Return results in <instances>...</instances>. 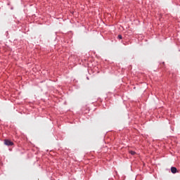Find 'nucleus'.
I'll use <instances>...</instances> for the list:
<instances>
[{
	"instance_id": "20e7f679",
	"label": "nucleus",
	"mask_w": 180,
	"mask_h": 180,
	"mask_svg": "<svg viewBox=\"0 0 180 180\" xmlns=\"http://www.w3.org/2000/svg\"><path fill=\"white\" fill-rule=\"evenodd\" d=\"M117 38L120 39V40H122V39L123 37H122V35L119 34V35L117 36Z\"/></svg>"
},
{
	"instance_id": "7ed1b4c3",
	"label": "nucleus",
	"mask_w": 180,
	"mask_h": 180,
	"mask_svg": "<svg viewBox=\"0 0 180 180\" xmlns=\"http://www.w3.org/2000/svg\"><path fill=\"white\" fill-rule=\"evenodd\" d=\"M129 153H131V155H136V152H134L133 150H129Z\"/></svg>"
},
{
	"instance_id": "f257e3e1",
	"label": "nucleus",
	"mask_w": 180,
	"mask_h": 180,
	"mask_svg": "<svg viewBox=\"0 0 180 180\" xmlns=\"http://www.w3.org/2000/svg\"><path fill=\"white\" fill-rule=\"evenodd\" d=\"M4 144L5 146H8L9 147L13 146V142H12L11 140L5 139Z\"/></svg>"
},
{
	"instance_id": "f03ea898",
	"label": "nucleus",
	"mask_w": 180,
	"mask_h": 180,
	"mask_svg": "<svg viewBox=\"0 0 180 180\" xmlns=\"http://www.w3.org/2000/svg\"><path fill=\"white\" fill-rule=\"evenodd\" d=\"M177 171L178 170L176 169V167H171V172H172V174H176Z\"/></svg>"
}]
</instances>
